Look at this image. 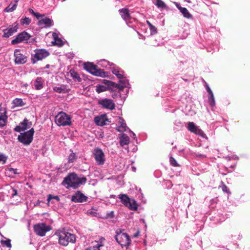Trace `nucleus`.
<instances>
[{
    "instance_id": "c85d7f7f",
    "label": "nucleus",
    "mask_w": 250,
    "mask_h": 250,
    "mask_svg": "<svg viewBox=\"0 0 250 250\" xmlns=\"http://www.w3.org/2000/svg\"><path fill=\"white\" fill-rule=\"evenodd\" d=\"M34 86L37 90H40L43 87V81L42 77H38L36 78Z\"/></svg>"
},
{
    "instance_id": "7ed1b4c3",
    "label": "nucleus",
    "mask_w": 250,
    "mask_h": 250,
    "mask_svg": "<svg viewBox=\"0 0 250 250\" xmlns=\"http://www.w3.org/2000/svg\"><path fill=\"white\" fill-rule=\"evenodd\" d=\"M55 234L59 238V243L63 246H66L68 243H75L76 242V236L64 230H57Z\"/></svg>"
},
{
    "instance_id": "412c9836",
    "label": "nucleus",
    "mask_w": 250,
    "mask_h": 250,
    "mask_svg": "<svg viewBox=\"0 0 250 250\" xmlns=\"http://www.w3.org/2000/svg\"><path fill=\"white\" fill-rule=\"evenodd\" d=\"M175 4L176 7L179 10L185 18L188 19L192 18V15L189 13L186 8L181 6L180 4L178 2H175Z\"/></svg>"
},
{
    "instance_id": "79ce46f5",
    "label": "nucleus",
    "mask_w": 250,
    "mask_h": 250,
    "mask_svg": "<svg viewBox=\"0 0 250 250\" xmlns=\"http://www.w3.org/2000/svg\"><path fill=\"white\" fill-rule=\"evenodd\" d=\"M105 238L103 237H101L98 242V244L96 245V247L97 249H99L100 247H102L103 246V243L104 241Z\"/></svg>"
},
{
    "instance_id": "f3484780",
    "label": "nucleus",
    "mask_w": 250,
    "mask_h": 250,
    "mask_svg": "<svg viewBox=\"0 0 250 250\" xmlns=\"http://www.w3.org/2000/svg\"><path fill=\"white\" fill-rule=\"evenodd\" d=\"M188 128L190 132L198 135L200 136L204 137L205 133L198 126H196L193 122H189L188 124Z\"/></svg>"
},
{
    "instance_id": "e433bc0d",
    "label": "nucleus",
    "mask_w": 250,
    "mask_h": 250,
    "mask_svg": "<svg viewBox=\"0 0 250 250\" xmlns=\"http://www.w3.org/2000/svg\"><path fill=\"white\" fill-rule=\"evenodd\" d=\"M147 23L148 25L149 30L150 31V34L151 35H153L156 34L157 32V28L154 26H153L149 21H147Z\"/></svg>"
},
{
    "instance_id": "20e7f679",
    "label": "nucleus",
    "mask_w": 250,
    "mask_h": 250,
    "mask_svg": "<svg viewBox=\"0 0 250 250\" xmlns=\"http://www.w3.org/2000/svg\"><path fill=\"white\" fill-rule=\"evenodd\" d=\"M116 234L114 238L117 242L120 244L122 248L125 247L127 249L131 244V239L129 236L124 232V229H119L116 231Z\"/></svg>"
},
{
    "instance_id": "f257e3e1",
    "label": "nucleus",
    "mask_w": 250,
    "mask_h": 250,
    "mask_svg": "<svg viewBox=\"0 0 250 250\" xmlns=\"http://www.w3.org/2000/svg\"><path fill=\"white\" fill-rule=\"evenodd\" d=\"M87 179L85 177H79L74 172L69 173L63 179L62 184L66 188L76 189L85 184Z\"/></svg>"
},
{
    "instance_id": "ea45409f",
    "label": "nucleus",
    "mask_w": 250,
    "mask_h": 250,
    "mask_svg": "<svg viewBox=\"0 0 250 250\" xmlns=\"http://www.w3.org/2000/svg\"><path fill=\"white\" fill-rule=\"evenodd\" d=\"M21 23L22 25H28L31 22V20L28 17H25L24 18H22L21 20Z\"/></svg>"
},
{
    "instance_id": "ddd939ff",
    "label": "nucleus",
    "mask_w": 250,
    "mask_h": 250,
    "mask_svg": "<svg viewBox=\"0 0 250 250\" xmlns=\"http://www.w3.org/2000/svg\"><path fill=\"white\" fill-rule=\"evenodd\" d=\"M30 36L25 31L18 34L16 38L11 41L12 44H17L23 41H26L29 39Z\"/></svg>"
},
{
    "instance_id": "473e14b6",
    "label": "nucleus",
    "mask_w": 250,
    "mask_h": 250,
    "mask_svg": "<svg viewBox=\"0 0 250 250\" xmlns=\"http://www.w3.org/2000/svg\"><path fill=\"white\" fill-rule=\"evenodd\" d=\"M155 5L159 8L167 9L166 3L162 0H156Z\"/></svg>"
},
{
    "instance_id": "39448f33",
    "label": "nucleus",
    "mask_w": 250,
    "mask_h": 250,
    "mask_svg": "<svg viewBox=\"0 0 250 250\" xmlns=\"http://www.w3.org/2000/svg\"><path fill=\"white\" fill-rule=\"evenodd\" d=\"M29 12L34 15L39 20L38 25L42 28H48L53 25V21L51 19L44 17V15H42L38 12H35L32 9L30 8Z\"/></svg>"
},
{
    "instance_id": "4be33fe9",
    "label": "nucleus",
    "mask_w": 250,
    "mask_h": 250,
    "mask_svg": "<svg viewBox=\"0 0 250 250\" xmlns=\"http://www.w3.org/2000/svg\"><path fill=\"white\" fill-rule=\"evenodd\" d=\"M121 17L127 22L131 19L130 15L129 13V10L127 8H124L119 10Z\"/></svg>"
},
{
    "instance_id": "603ef678",
    "label": "nucleus",
    "mask_w": 250,
    "mask_h": 250,
    "mask_svg": "<svg viewBox=\"0 0 250 250\" xmlns=\"http://www.w3.org/2000/svg\"><path fill=\"white\" fill-rule=\"evenodd\" d=\"M107 215L108 217H113L114 215V212L112 211L109 213H107Z\"/></svg>"
},
{
    "instance_id": "c03bdc74",
    "label": "nucleus",
    "mask_w": 250,
    "mask_h": 250,
    "mask_svg": "<svg viewBox=\"0 0 250 250\" xmlns=\"http://www.w3.org/2000/svg\"><path fill=\"white\" fill-rule=\"evenodd\" d=\"M205 88H206V89L207 92L208 94V95H210L211 94H213V93L212 90H211L210 88L209 87L208 84L206 82H205Z\"/></svg>"
},
{
    "instance_id": "4c0bfd02",
    "label": "nucleus",
    "mask_w": 250,
    "mask_h": 250,
    "mask_svg": "<svg viewBox=\"0 0 250 250\" xmlns=\"http://www.w3.org/2000/svg\"><path fill=\"white\" fill-rule=\"evenodd\" d=\"M77 156L76 154L72 152L68 157V163H72L77 159Z\"/></svg>"
},
{
    "instance_id": "cd10ccee",
    "label": "nucleus",
    "mask_w": 250,
    "mask_h": 250,
    "mask_svg": "<svg viewBox=\"0 0 250 250\" xmlns=\"http://www.w3.org/2000/svg\"><path fill=\"white\" fill-rule=\"evenodd\" d=\"M129 143V138L126 135L124 134L120 137V144L122 146L127 145Z\"/></svg>"
},
{
    "instance_id": "8fccbe9b",
    "label": "nucleus",
    "mask_w": 250,
    "mask_h": 250,
    "mask_svg": "<svg viewBox=\"0 0 250 250\" xmlns=\"http://www.w3.org/2000/svg\"><path fill=\"white\" fill-rule=\"evenodd\" d=\"M195 156L196 157L202 158L206 157V155H205L204 154H200L199 153H195Z\"/></svg>"
},
{
    "instance_id": "13d9d810",
    "label": "nucleus",
    "mask_w": 250,
    "mask_h": 250,
    "mask_svg": "<svg viewBox=\"0 0 250 250\" xmlns=\"http://www.w3.org/2000/svg\"><path fill=\"white\" fill-rule=\"evenodd\" d=\"M49 66H50L49 64H47V65L45 66V68H49Z\"/></svg>"
},
{
    "instance_id": "dca6fc26",
    "label": "nucleus",
    "mask_w": 250,
    "mask_h": 250,
    "mask_svg": "<svg viewBox=\"0 0 250 250\" xmlns=\"http://www.w3.org/2000/svg\"><path fill=\"white\" fill-rule=\"evenodd\" d=\"M32 123L29 122L27 119H24L23 121L20 123L19 125H17L14 128V130L18 132L26 130L31 127Z\"/></svg>"
},
{
    "instance_id": "f704fd0d",
    "label": "nucleus",
    "mask_w": 250,
    "mask_h": 250,
    "mask_svg": "<svg viewBox=\"0 0 250 250\" xmlns=\"http://www.w3.org/2000/svg\"><path fill=\"white\" fill-rule=\"evenodd\" d=\"M107 87L105 85L98 84L96 86V91L98 93H100L101 92L105 91L107 90Z\"/></svg>"
},
{
    "instance_id": "f8f14e48",
    "label": "nucleus",
    "mask_w": 250,
    "mask_h": 250,
    "mask_svg": "<svg viewBox=\"0 0 250 250\" xmlns=\"http://www.w3.org/2000/svg\"><path fill=\"white\" fill-rule=\"evenodd\" d=\"M96 163L98 165H103L105 162L104 154L103 150L99 148H96L93 152Z\"/></svg>"
},
{
    "instance_id": "09e8293b",
    "label": "nucleus",
    "mask_w": 250,
    "mask_h": 250,
    "mask_svg": "<svg viewBox=\"0 0 250 250\" xmlns=\"http://www.w3.org/2000/svg\"><path fill=\"white\" fill-rule=\"evenodd\" d=\"M52 198L56 199L58 200H59V197L58 196H53L52 195L49 194L48 196V198H47L48 201L49 202L51 200V199H52Z\"/></svg>"
},
{
    "instance_id": "de8ad7c7",
    "label": "nucleus",
    "mask_w": 250,
    "mask_h": 250,
    "mask_svg": "<svg viewBox=\"0 0 250 250\" xmlns=\"http://www.w3.org/2000/svg\"><path fill=\"white\" fill-rule=\"evenodd\" d=\"M222 189L224 192L227 193L229 194L231 193L228 188L226 185H223V186H222Z\"/></svg>"
},
{
    "instance_id": "37998d69",
    "label": "nucleus",
    "mask_w": 250,
    "mask_h": 250,
    "mask_svg": "<svg viewBox=\"0 0 250 250\" xmlns=\"http://www.w3.org/2000/svg\"><path fill=\"white\" fill-rule=\"evenodd\" d=\"M110 62L105 60H103L100 61L99 64L103 67H106L107 65H109Z\"/></svg>"
},
{
    "instance_id": "423d86ee",
    "label": "nucleus",
    "mask_w": 250,
    "mask_h": 250,
    "mask_svg": "<svg viewBox=\"0 0 250 250\" xmlns=\"http://www.w3.org/2000/svg\"><path fill=\"white\" fill-rule=\"evenodd\" d=\"M83 67L85 70L94 76L102 77L106 76L105 72L103 70L98 68L97 66L92 62H85L83 64Z\"/></svg>"
},
{
    "instance_id": "4468645a",
    "label": "nucleus",
    "mask_w": 250,
    "mask_h": 250,
    "mask_svg": "<svg viewBox=\"0 0 250 250\" xmlns=\"http://www.w3.org/2000/svg\"><path fill=\"white\" fill-rule=\"evenodd\" d=\"M15 62L17 64H22L27 62V57L21 53L20 49L14 51Z\"/></svg>"
},
{
    "instance_id": "2f4dec72",
    "label": "nucleus",
    "mask_w": 250,
    "mask_h": 250,
    "mask_svg": "<svg viewBox=\"0 0 250 250\" xmlns=\"http://www.w3.org/2000/svg\"><path fill=\"white\" fill-rule=\"evenodd\" d=\"M8 192L11 197L13 198L18 195L17 189L11 186L9 187L8 189Z\"/></svg>"
},
{
    "instance_id": "0eeeda50",
    "label": "nucleus",
    "mask_w": 250,
    "mask_h": 250,
    "mask_svg": "<svg viewBox=\"0 0 250 250\" xmlns=\"http://www.w3.org/2000/svg\"><path fill=\"white\" fill-rule=\"evenodd\" d=\"M70 115L64 112H60L55 117V121L59 126L70 125L71 124Z\"/></svg>"
},
{
    "instance_id": "3c124183",
    "label": "nucleus",
    "mask_w": 250,
    "mask_h": 250,
    "mask_svg": "<svg viewBox=\"0 0 250 250\" xmlns=\"http://www.w3.org/2000/svg\"><path fill=\"white\" fill-rule=\"evenodd\" d=\"M85 250H100V249H97L96 247H93L87 248Z\"/></svg>"
},
{
    "instance_id": "a19ab883",
    "label": "nucleus",
    "mask_w": 250,
    "mask_h": 250,
    "mask_svg": "<svg viewBox=\"0 0 250 250\" xmlns=\"http://www.w3.org/2000/svg\"><path fill=\"white\" fill-rule=\"evenodd\" d=\"M7 160V157L4 154L0 152V163L4 164Z\"/></svg>"
},
{
    "instance_id": "b1692460",
    "label": "nucleus",
    "mask_w": 250,
    "mask_h": 250,
    "mask_svg": "<svg viewBox=\"0 0 250 250\" xmlns=\"http://www.w3.org/2000/svg\"><path fill=\"white\" fill-rule=\"evenodd\" d=\"M110 66V69L113 74L115 75L118 78L121 79L124 77V75L122 73L124 72L122 70H120V69L118 67L115 66V65L113 64H112Z\"/></svg>"
},
{
    "instance_id": "5fc2aeb1",
    "label": "nucleus",
    "mask_w": 250,
    "mask_h": 250,
    "mask_svg": "<svg viewBox=\"0 0 250 250\" xmlns=\"http://www.w3.org/2000/svg\"><path fill=\"white\" fill-rule=\"evenodd\" d=\"M138 234H139V232L136 233L135 234H134L133 235V237H137L138 235Z\"/></svg>"
},
{
    "instance_id": "c9c22d12",
    "label": "nucleus",
    "mask_w": 250,
    "mask_h": 250,
    "mask_svg": "<svg viewBox=\"0 0 250 250\" xmlns=\"http://www.w3.org/2000/svg\"><path fill=\"white\" fill-rule=\"evenodd\" d=\"M208 102L211 107H213L215 106V101L213 94L208 95Z\"/></svg>"
},
{
    "instance_id": "4d7b16f0",
    "label": "nucleus",
    "mask_w": 250,
    "mask_h": 250,
    "mask_svg": "<svg viewBox=\"0 0 250 250\" xmlns=\"http://www.w3.org/2000/svg\"><path fill=\"white\" fill-rule=\"evenodd\" d=\"M185 0V1L187 2L188 3H190L191 2L190 0Z\"/></svg>"
},
{
    "instance_id": "a211bd4d",
    "label": "nucleus",
    "mask_w": 250,
    "mask_h": 250,
    "mask_svg": "<svg viewBox=\"0 0 250 250\" xmlns=\"http://www.w3.org/2000/svg\"><path fill=\"white\" fill-rule=\"evenodd\" d=\"M7 111L5 108L0 106V128L4 127L8 118L6 115Z\"/></svg>"
},
{
    "instance_id": "6e6d98bb",
    "label": "nucleus",
    "mask_w": 250,
    "mask_h": 250,
    "mask_svg": "<svg viewBox=\"0 0 250 250\" xmlns=\"http://www.w3.org/2000/svg\"><path fill=\"white\" fill-rule=\"evenodd\" d=\"M132 169L134 172L136 171V168L134 167H132Z\"/></svg>"
},
{
    "instance_id": "5701e85b",
    "label": "nucleus",
    "mask_w": 250,
    "mask_h": 250,
    "mask_svg": "<svg viewBox=\"0 0 250 250\" xmlns=\"http://www.w3.org/2000/svg\"><path fill=\"white\" fill-rule=\"evenodd\" d=\"M94 121L96 125L102 126L106 125V122H108V119H107L106 116L104 115L95 117Z\"/></svg>"
},
{
    "instance_id": "6ab92c4d",
    "label": "nucleus",
    "mask_w": 250,
    "mask_h": 250,
    "mask_svg": "<svg viewBox=\"0 0 250 250\" xmlns=\"http://www.w3.org/2000/svg\"><path fill=\"white\" fill-rule=\"evenodd\" d=\"M100 104L102 105L103 107L106 109H108L111 110L115 109V104L112 100L110 99H103L100 102Z\"/></svg>"
},
{
    "instance_id": "72a5a7b5",
    "label": "nucleus",
    "mask_w": 250,
    "mask_h": 250,
    "mask_svg": "<svg viewBox=\"0 0 250 250\" xmlns=\"http://www.w3.org/2000/svg\"><path fill=\"white\" fill-rule=\"evenodd\" d=\"M53 90L59 93H65L66 92V88L64 85L55 86L53 88Z\"/></svg>"
},
{
    "instance_id": "49530a36",
    "label": "nucleus",
    "mask_w": 250,
    "mask_h": 250,
    "mask_svg": "<svg viewBox=\"0 0 250 250\" xmlns=\"http://www.w3.org/2000/svg\"><path fill=\"white\" fill-rule=\"evenodd\" d=\"M169 160H170L169 161H170V164L171 165H172L174 167L178 166V163H177L176 160L174 158H173L172 157H170Z\"/></svg>"
},
{
    "instance_id": "a18cd8bd",
    "label": "nucleus",
    "mask_w": 250,
    "mask_h": 250,
    "mask_svg": "<svg viewBox=\"0 0 250 250\" xmlns=\"http://www.w3.org/2000/svg\"><path fill=\"white\" fill-rule=\"evenodd\" d=\"M11 241L10 239H7L5 241H1L2 244L5 245L8 248H11V244L10 243Z\"/></svg>"
},
{
    "instance_id": "bf43d9fd",
    "label": "nucleus",
    "mask_w": 250,
    "mask_h": 250,
    "mask_svg": "<svg viewBox=\"0 0 250 250\" xmlns=\"http://www.w3.org/2000/svg\"><path fill=\"white\" fill-rule=\"evenodd\" d=\"M24 86H25V87H26V86H28V84H24Z\"/></svg>"
},
{
    "instance_id": "2eb2a0df",
    "label": "nucleus",
    "mask_w": 250,
    "mask_h": 250,
    "mask_svg": "<svg viewBox=\"0 0 250 250\" xmlns=\"http://www.w3.org/2000/svg\"><path fill=\"white\" fill-rule=\"evenodd\" d=\"M71 200L75 203H83L87 201V197L79 190L72 196Z\"/></svg>"
},
{
    "instance_id": "a878e982",
    "label": "nucleus",
    "mask_w": 250,
    "mask_h": 250,
    "mask_svg": "<svg viewBox=\"0 0 250 250\" xmlns=\"http://www.w3.org/2000/svg\"><path fill=\"white\" fill-rule=\"evenodd\" d=\"M19 0H13L14 3L12 4L11 2L4 9V11L5 12H11L14 11L16 9Z\"/></svg>"
},
{
    "instance_id": "9d476101",
    "label": "nucleus",
    "mask_w": 250,
    "mask_h": 250,
    "mask_svg": "<svg viewBox=\"0 0 250 250\" xmlns=\"http://www.w3.org/2000/svg\"><path fill=\"white\" fill-rule=\"evenodd\" d=\"M34 129L32 128L24 133H21L18 136V140L25 145H29L33 141Z\"/></svg>"
},
{
    "instance_id": "7c9ffc66",
    "label": "nucleus",
    "mask_w": 250,
    "mask_h": 250,
    "mask_svg": "<svg viewBox=\"0 0 250 250\" xmlns=\"http://www.w3.org/2000/svg\"><path fill=\"white\" fill-rule=\"evenodd\" d=\"M12 104H13L14 107L23 106L25 104V103L23 102L22 99L21 98L15 99L13 101Z\"/></svg>"
},
{
    "instance_id": "052dcab7",
    "label": "nucleus",
    "mask_w": 250,
    "mask_h": 250,
    "mask_svg": "<svg viewBox=\"0 0 250 250\" xmlns=\"http://www.w3.org/2000/svg\"><path fill=\"white\" fill-rule=\"evenodd\" d=\"M184 80L185 81H188L187 79H184Z\"/></svg>"
},
{
    "instance_id": "aec40b11",
    "label": "nucleus",
    "mask_w": 250,
    "mask_h": 250,
    "mask_svg": "<svg viewBox=\"0 0 250 250\" xmlns=\"http://www.w3.org/2000/svg\"><path fill=\"white\" fill-rule=\"evenodd\" d=\"M18 25H16L14 26H10L8 28H6L3 30V37L8 38L9 37L13 35L15 33L17 32Z\"/></svg>"
},
{
    "instance_id": "9b49d317",
    "label": "nucleus",
    "mask_w": 250,
    "mask_h": 250,
    "mask_svg": "<svg viewBox=\"0 0 250 250\" xmlns=\"http://www.w3.org/2000/svg\"><path fill=\"white\" fill-rule=\"evenodd\" d=\"M35 233L40 236H45L46 233L51 230L50 226L46 225L45 223H39L36 224L33 227Z\"/></svg>"
},
{
    "instance_id": "bb28decb",
    "label": "nucleus",
    "mask_w": 250,
    "mask_h": 250,
    "mask_svg": "<svg viewBox=\"0 0 250 250\" xmlns=\"http://www.w3.org/2000/svg\"><path fill=\"white\" fill-rule=\"evenodd\" d=\"M68 74L70 75V77H71L75 81L78 82H81L82 81V79L80 77L79 75L74 70L71 69L69 71Z\"/></svg>"
},
{
    "instance_id": "c756f323",
    "label": "nucleus",
    "mask_w": 250,
    "mask_h": 250,
    "mask_svg": "<svg viewBox=\"0 0 250 250\" xmlns=\"http://www.w3.org/2000/svg\"><path fill=\"white\" fill-rule=\"evenodd\" d=\"M53 37L54 38L56 45L59 47L62 46L63 45V42L62 41V40L61 39L58 37V36L57 33H54L53 34Z\"/></svg>"
},
{
    "instance_id": "1a4fd4ad",
    "label": "nucleus",
    "mask_w": 250,
    "mask_h": 250,
    "mask_svg": "<svg viewBox=\"0 0 250 250\" xmlns=\"http://www.w3.org/2000/svg\"><path fill=\"white\" fill-rule=\"evenodd\" d=\"M34 53L31 55V62L33 64L46 58L50 55V53L45 49H36L34 50Z\"/></svg>"
},
{
    "instance_id": "393cba45",
    "label": "nucleus",
    "mask_w": 250,
    "mask_h": 250,
    "mask_svg": "<svg viewBox=\"0 0 250 250\" xmlns=\"http://www.w3.org/2000/svg\"><path fill=\"white\" fill-rule=\"evenodd\" d=\"M118 123L120 125L117 127V130L120 132L125 131L127 128V126L125 120L122 118H120Z\"/></svg>"
},
{
    "instance_id": "58836bf2",
    "label": "nucleus",
    "mask_w": 250,
    "mask_h": 250,
    "mask_svg": "<svg viewBox=\"0 0 250 250\" xmlns=\"http://www.w3.org/2000/svg\"><path fill=\"white\" fill-rule=\"evenodd\" d=\"M6 172L9 175V176H12L13 174L15 175L19 174L18 172V169L14 168H7L6 169Z\"/></svg>"
},
{
    "instance_id": "864d4df0",
    "label": "nucleus",
    "mask_w": 250,
    "mask_h": 250,
    "mask_svg": "<svg viewBox=\"0 0 250 250\" xmlns=\"http://www.w3.org/2000/svg\"><path fill=\"white\" fill-rule=\"evenodd\" d=\"M131 137L135 139L136 137L135 134L134 132H132V135H131Z\"/></svg>"
},
{
    "instance_id": "f03ea898",
    "label": "nucleus",
    "mask_w": 250,
    "mask_h": 250,
    "mask_svg": "<svg viewBox=\"0 0 250 250\" xmlns=\"http://www.w3.org/2000/svg\"><path fill=\"white\" fill-rule=\"evenodd\" d=\"M104 83L107 85L109 89L112 92V97L114 99L121 97V91L129 85V81L127 79L120 80L119 83L117 84L108 80H104Z\"/></svg>"
},
{
    "instance_id": "6e6552de",
    "label": "nucleus",
    "mask_w": 250,
    "mask_h": 250,
    "mask_svg": "<svg viewBox=\"0 0 250 250\" xmlns=\"http://www.w3.org/2000/svg\"><path fill=\"white\" fill-rule=\"evenodd\" d=\"M119 198L121 202L129 209L133 211L137 209L138 205L134 199L129 198L126 194H121Z\"/></svg>"
}]
</instances>
